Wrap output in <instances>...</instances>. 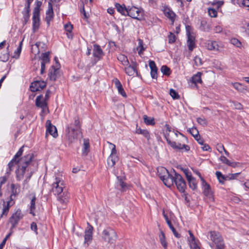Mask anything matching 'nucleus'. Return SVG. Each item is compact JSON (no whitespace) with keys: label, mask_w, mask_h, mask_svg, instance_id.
Instances as JSON below:
<instances>
[{"label":"nucleus","mask_w":249,"mask_h":249,"mask_svg":"<svg viewBox=\"0 0 249 249\" xmlns=\"http://www.w3.org/2000/svg\"><path fill=\"white\" fill-rule=\"evenodd\" d=\"M115 6L118 12L120 13L122 15L127 16V7H126L124 4L121 5L119 3H116Z\"/></svg>","instance_id":"nucleus-27"},{"label":"nucleus","mask_w":249,"mask_h":249,"mask_svg":"<svg viewBox=\"0 0 249 249\" xmlns=\"http://www.w3.org/2000/svg\"><path fill=\"white\" fill-rule=\"evenodd\" d=\"M159 238L160 242L164 249H167V243L165 240V236L162 231H160V234L159 235Z\"/></svg>","instance_id":"nucleus-35"},{"label":"nucleus","mask_w":249,"mask_h":249,"mask_svg":"<svg viewBox=\"0 0 249 249\" xmlns=\"http://www.w3.org/2000/svg\"><path fill=\"white\" fill-rule=\"evenodd\" d=\"M136 133L138 134H141L148 141L150 138V135L149 131L146 129H142L141 128L137 127L136 129Z\"/></svg>","instance_id":"nucleus-32"},{"label":"nucleus","mask_w":249,"mask_h":249,"mask_svg":"<svg viewBox=\"0 0 249 249\" xmlns=\"http://www.w3.org/2000/svg\"><path fill=\"white\" fill-rule=\"evenodd\" d=\"M118 160L119 158L116 155H110L107 160L108 166L110 167H113Z\"/></svg>","instance_id":"nucleus-29"},{"label":"nucleus","mask_w":249,"mask_h":249,"mask_svg":"<svg viewBox=\"0 0 249 249\" xmlns=\"http://www.w3.org/2000/svg\"><path fill=\"white\" fill-rule=\"evenodd\" d=\"M90 145L88 139L84 140L83 147L82 149V155L87 156L89 152Z\"/></svg>","instance_id":"nucleus-33"},{"label":"nucleus","mask_w":249,"mask_h":249,"mask_svg":"<svg viewBox=\"0 0 249 249\" xmlns=\"http://www.w3.org/2000/svg\"><path fill=\"white\" fill-rule=\"evenodd\" d=\"M185 28L187 36H192L193 28L191 26L187 25L185 26Z\"/></svg>","instance_id":"nucleus-55"},{"label":"nucleus","mask_w":249,"mask_h":249,"mask_svg":"<svg viewBox=\"0 0 249 249\" xmlns=\"http://www.w3.org/2000/svg\"><path fill=\"white\" fill-rule=\"evenodd\" d=\"M51 93V90L48 89L45 93V100L42 101L43 98L42 95H39L37 96L36 99V107H40L42 109H44L47 106V103H46V100H48L50 97V94Z\"/></svg>","instance_id":"nucleus-9"},{"label":"nucleus","mask_w":249,"mask_h":249,"mask_svg":"<svg viewBox=\"0 0 249 249\" xmlns=\"http://www.w3.org/2000/svg\"><path fill=\"white\" fill-rule=\"evenodd\" d=\"M173 172L174 176H173L172 185L175 183L178 190L180 193H185L186 189V183L183 177L178 173H177L174 169Z\"/></svg>","instance_id":"nucleus-5"},{"label":"nucleus","mask_w":249,"mask_h":249,"mask_svg":"<svg viewBox=\"0 0 249 249\" xmlns=\"http://www.w3.org/2000/svg\"><path fill=\"white\" fill-rule=\"evenodd\" d=\"M201 182L203 194L208 197L213 198L210 185L205 181L204 178H201Z\"/></svg>","instance_id":"nucleus-17"},{"label":"nucleus","mask_w":249,"mask_h":249,"mask_svg":"<svg viewBox=\"0 0 249 249\" xmlns=\"http://www.w3.org/2000/svg\"><path fill=\"white\" fill-rule=\"evenodd\" d=\"M11 189V194L10 196V199L7 202L11 201V204L12 206L15 203L14 200L20 192V186L18 184H12Z\"/></svg>","instance_id":"nucleus-15"},{"label":"nucleus","mask_w":249,"mask_h":249,"mask_svg":"<svg viewBox=\"0 0 249 249\" xmlns=\"http://www.w3.org/2000/svg\"><path fill=\"white\" fill-rule=\"evenodd\" d=\"M33 25L32 30L34 33H35L40 26V14L33 13Z\"/></svg>","instance_id":"nucleus-21"},{"label":"nucleus","mask_w":249,"mask_h":249,"mask_svg":"<svg viewBox=\"0 0 249 249\" xmlns=\"http://www.w3.org/2000/svg\"><path fill=\"white\" fill-rule=\"evenodd\" d=\"M47 63L41 62L40 74H43L45 72L46 64Z\"/></svg>","instance_id":"nucleus-61"},{"label":"nucleus","mask_w":249,"mask_h":249,"mask_svg":"<svg viewBox=\"0 0 249 249\" xmlns=\"http://www.w3.org/2000/svg\"><path fill=\"white\" fill-rule=\"evenodd\" d=\"M205 47L209 50L217 51L218 50V45L215 41L208 40L205 43Z\"/></svg>","instance_id":"nucleus-25"},{"label":"nucleus","mask_w":249,"mask_h":249,"mask_svg":"<svg viewBox=\"0 0 249 249\" xmlns=\"http://www.w3.org/2000/svg\"><path fill=\"white\" fill-rule=\"evenodd\" d=\"M89 226L87 229L85 231V234L84 236V243L89 244V242H90L92 239V231L93 227L88 223Z\"/></svg>","instance_id":"nucleus-22"},{"label":"nucleus","mask_w":249,"mask_h":249,"mask_svg":"<svg viewBox=\"0 0 249 249\" xmlns=\"http://www.w3.org/2000/svg\"><path fill=\"white\" fill-rule=\"evenodd\" d=\"M108 143H109V144L111 145L112 147L111 148V152L110 155H116L117 150L116 149L115 145L109 142H108Z\"/></svg>","instance_id":"nucleus-59"},{"label":"nucleus","mask_w":249,"mask_h":249,"mask_svg":"<svg viewBox=\"0 0 249 249\" xmlns=\"http://www.w3.org/2000/svg\"><path fill=\"white\" fill-rule=\"evenodd\" d=\"M24 146H21L13 158L8 164L5 175L0 177V185L4 184L7 180L11 171L14 167L17 165L18 168L16 170V179L20 181L23 179L24 175L28 167L31 164L34 155L33 153H29L22 157H20L23 152Z\"/></svg>","instance_id":"nucleus-1"},{"label":"nucleus","mask_w":249,"mask_h":249,"mask_svg":"<svg viewBox=\"0 0 249 249\" xmlns=\"http://www.w3.org/2000/svg\"><path fill=\"white\" fill-rule=\"evenodd\" d=\"M232 104L235 109H241L242 108L243 106L242 104L239 102H238L237 101H232Z\"/></svg>","instance_id":"nucleus-57"},{"label":"nucleus","mask_w":249,"mask_h":249,"mask_svg":"<svg viewBox=\"0 0 249 249\" xmlns=\"http://www.w3.org/2000/svg\"><path fill=\"white\" fill-rule=\"evenodd\" d=\"M190 248L191 249H200L196 242L190 243Z\"/></svg>","instance_id":"nucleus-63"},{"label":"nucleus","mask_w":249,"mask_h":249,"mask_svg":"<svg viewBox=\"0 0 249 249\" xmlns=\"http://www.w3.org/2000/svg\"><path fill=\"white\" fill-rule=\"evenodd\" d=\"M232 84L233 88L239 92H243L247 90V87L240 83H234Z\"/></svg>","instance_id":"nucleus-34"},{"label":"nucleus","mask_w":249,"mask_h":249,"mask_svg":"<svg viewBox=\"0 0 249 249\" xmlns=\"http://www.w3.org/2000/svg\"><path fill=\"white\" fill-rule=\"evenodd\" d=\"M188 131L191 134V135L194 137L195 139L196 138L200 137L199 135V132L197 129L196 127H193L190 128Z\"/></svg>","instance_id":"nucleus-47"},{"label":"nucleus","mask_w":249,"mask_h":249,"mask_svg":"<svg viewBox=\"0 0 249 249\" xmlns=\"http://www.w3.org/2000/svg\"><path fill=\"white\" fill-rule=\"evenodd\" d=\"M220 160L224 163L226 164L227 165H229L230 164L231 161L225 156H221L220 158Z\"/></svg>","instance_id":"nucleus-58"},{"label":"nucleus","mask_w":249,"mask_h":249,"mask_svg":"<svg viewBox=\"0 0 249 249\" xmlns=\"http://www.w3.org/2000/svg\"><path fill=\"white\" fill-rule=\"evenodd\" d=\"M158 174L160 179L164 184L168 187L172 186L173 175L164 167H160L158 169Z\"/></svg>","instance_id":"nucleus-3"},{"label":"nucleus","mask_w":249,"mask_h":249,"mask_svg":"<svg viewBox=\"0 0 249 249\" xmlns=\"http://www.w3.org/2000/svg\"><path fill=\"white\" fill-rule=\"evenodd\" d=\"M169 227V228L172 231L175 237H176L178 238H179L180 237V235L176 231V229L173 226L172 222H169V224H167Z\"/></svg>","instance_id":"nucleus-49"},{"label":"nucleus","mask_w":249,"mask_h":249,"mask_svg":"<svg viewBox=\"0 0 249 249\" xmlns=\"http://www.w3.org/2000/svg\"><path fill=\"white\" fill-rule=\"evenodd\" d=\"M201 75L202 73L201 72H197L196 74H194L191 78L192 83L195 84V86L196 88H198L197 84H201L202 83L201 77Z\"/></svg>","instance_id":"nucleus-24"},{"label":"nucleus","mask_w":249,"mask_h":249,"mask_svg":"<svg viewBox=\"0 0 249 249\" xmlns=\"http://www.w3.org/2000/svg\"><path fill=\"white\" fill-rule=\"evenodd\" d=\"M160 71L163 75L166 76H169L171 72L170 69L166 65L161 66Z\"/></svg>","instance_id":"nucleus-43"},{"label":"nucleus","mask_w":249,"mask_h":249,"mask_svg":"<svg viewBox=\"0 0 249 249\" xmlns=\"http://www.w3.org/2000/svg\"><path fill=\"white\" fill-rule=\"evenodd\" d=\"M208 12L209 16L212 18H215L217 16V12L214 8H209Z\"/></svg>","instance_id":"nucleus-50"},{"label":"nucleus","mask_w":249,"mask_h":249,"mask_svg":"<svg viewBox=\"0 0 249 249\" xmlns=\"http://www.w3.org/2000/svg\"><path fill=\"white\" fill-rule=\"evenodd\" d=\"M72 124H70L66 126V138L69 142L72 143L77 140L78 136L81 134L80 130H76L72 127Z\"/></svg>","instance_id":"nucleus-6"},{"label":"nucleus","mask_w":249,"mask_h":249,"mask_svg":"<svg viewBox=\"0 0 249 249\" xmlns=\"http://www.w3.org/2000/svg\"><path fill=\"white\" fill-rule=\"evenodd\" d=\"M194 60L196 66H199L202 65V59L199 57L197 56H195Z\"/></svg>","instance_id":"nucleus-53"},{"label":"nucleus","mask_w":249,"mask_h":249,"mask_svg":"<svg viewBox=\"0 0 249 249\" xmlns=\"http://www.w3.org/2000/svg\"><path fill=\"white\" fill-rule=\"evenodd\" d=\"M9 45L6 48V51H1L0 53V59L3 62H7L9 58Z\"/></svg>","instance_id":"nucleus-30"},{"label":"nucleus","mask_w":249,"mask_h":249,"mask_svg":"<svg viewBox=\"0 0 249 249\" xmlns=\"http://www.w3.org/2000/svg\"><path fill=\"white\" fill-rule=\"evenodd\" d=\"M23 217V215L21 211L18 209L9 218V222L11 224V228H15L18 222Z\"/></svg>","instance_id":"nucleus-10"},{"label":"nucleus","mask_w":249,"mask_h":249,"mask_svg":"<svg viewBox=\"0 0 249 249\" xmlns=\"http://www.w3.org/2000/svg\"><path fill=\"white\" fill-rule=\"evenodd\" d=\"M117 59L119 61L121 62L122 64L124 66L128 65V64H129L127 56L124 54H119L117 57Z\"/></svg>","instance_id":"nucleus-36"},{"label":"nucleus","mask_w":249,"mask_h":249,"mask_svg":"<svg viewBox=\"0 0 249 249\" xmlns=\"http://www.w3.org/2000/svg\"><path fill=\"white\" fill-rule=\"evenodd\" d=\"M30 5L25 3V7L22 12L23 15V21L22 23L23 25H26L30 19Z\"/></svg>","instance_id":"nucleus-18"},{"label":"nucleus","mask_w":249,"mask_h":249,"mask_svg":"<svg viewBox=\"0 0 249 249\" xmlns=\"http://www.w3.org/2000/svg\"><path fill=\"white\" fill-rule=\"evenodd\" d=\"M103 240L109 244H114L117 240L118 235L115 231L110 227L104 229L102 233Z\"/></svg>","instance_id":"nucleus-4"},{"label":"nucleus","mask_w":249,"mask_h":249,"mask_svg":"<svg viewBox=\"0 0 249 249\" xmlns=\"http://www.w3.org/2000/svg\"><path fill=\"white\" fill-rule=\"evenodd\" d=\"M138 46L137 47V50L138 51V54L141 55L143 52L145 50V48L143 47V40L141 39H138Z\"/></svg>","instance_id":"nucleus-41"},{"label":"nucleus","mask_w":249,"mask_h":249,"mask_svg":"<svg viewBox=\"0 0 249 249\" xmlns=\"http://www.w3.org/2000/svg\"><path fill=\"white\" fill-rule=\"evenodd\" d=\"M36 195H34L31 200L30 206L29 208V213L31 214L33 216H35L36 215V214L35 213V211L36 210Z\"/></svg>","instance_id":"nucleus-31"},{"label":"nucleus","mask_w":249,"mask_h":249,"mask_svg":"<svg viewBox=\"0 0 249 249\" xmlns=\"http://www.w3.org/2000/svg\"><path fill=\"white\" fill-rule=\"evenodd\" d=\"M215 174L216 175L217 179L219 180V182L221 184H223L224 183V181L225 180L226 178H225V176L223 175L220 171H216Z\"/></svg>","instance_id":"nucleus-46"},{"label":"nucleus","mask_w":249,"mask_h":249,"mask_svg":"<svg viewBox=\"0 0 249 249\" xmlns=\"http://www.w3.org/2000/svg\"><path fill=\"white\" fill-rule=\"evenodd\" d=\"M46 87V83L43 80H36L32 82L30 89L32 92L40 91Z\"/></svg>","instance_id":"nucleus-13"},{"label":"nucleus","mask_w":249,"mask_h":249,"mask_svg":"<svg viewBox=\"0 0 249 249\" xmlns=\"http://www.w3.org/2000/svg\"><path fill=\"white\" fill-rule=\"evenodd\" d=\"M74 123H71L72 124V127H74L76 130H80L81 128V125L80 124L79 118L78 116H76L74 118Z\"/></svg>","instance_id":"nucleus-42"},{"label":"nucleus","mask_w":249,"mask_h":249,"mask_svg":"<svg viewBox=\"0 0 249 249\" xmlns=\"http://www.w3.org/2000/svg\"><path fill=\"white\" fill-rule=\"evenodd\" d=\"M64 28L65 30L69 33H71L73 28V26L69 22L64 25Z\"/></svg>","instance_id":"nucleus-56"},{"label":"nucleus","mask_w":249,"mask_h":249,"mask_svg":"<svg viewBox=\"0 0 249 249\" xmlns=\"http://www.w3.org/2000/svg\"><path fill=\"white\" fill-rule=\"evenodd\" d=\"M138 66V64L135 61H132L131 64L128 65H125L126 66L125 68V72L126 74L129 76H133L135 73H136V75L138 77L140 76V74L138 72L137 70V67Z\"/></svg>","instance_id":"nucleus-12"},{"label":"nucleus","mask_w":249,"mask_h":249,"mask_svg":"<svg viewBox=\"0 0 249 249\" xmlns=\"http://www.w3.org/2000/svg\"><path fill=\"white\" fill-rule=\"evenodd\" d=\"M93 55L97 59V60H99L102 58L104 53L100 45H93Z\"/></svg>","instance_id":"nucleus-20"},{"label":"nucleus","mask_w":249,"mask_h":249,"mask_svg":"<svg viewBox=\"0 0 249 249\" xmlns=\"http://www.w3.org/2000/svg\"><path fill=\"white\" fill-rule=\"evenodd\" d=\"M127 10V16L138 20H141L142 18L139 17L140 15L142 13L141 9L135 6H128Z\"/></svg>","instance_id":"nucleus-11"},{"label":"nucleus","mask_w":249,"mask_h":249,"mask_svg":"<svg viewBox=\"0 0 249 249\" xmlns=\"http://www.w3.org/2000/svg\"><path fill=\"white\" fill-rule=\"evenodd\" d=\"M208 238L213 242L212 243H209V245L212 248L214 247V245H216L224 242L222 236L218 232L215 231H210L208 232Z\"/></svg>","instance_id":"nucleus-7"},{"label":"nucleus","mask_w":249,"mask_h":249,"mask_svg":"<svg viewBox=\"0 0 249 249\" xmlns=\"http://www.w3.org/2000/svg\"><path fill=\"white\" fill-rule=\"evenodd\" d=\"M164 14L165 15L171 20L174 21L175 20L176 14L170 9H165L164 10Z\"/></svg>","instance_id":"nucleus-39"},{"label":"nucleus","mask_w":249,"mask_h":249,"mask_svg":"<svg viewBox=\"0 0 249 249\" xmlns=\"http://www.w3.org/2000/svg\"><path fill=\"white\" fill-rule=\"evenodd\" d=\"M144 123L147 125H153L155 122L153 118L149 117L147 115H144L143 117Z\"/></svg>","instance_id":"nucleus-40"},{"label":"nucleus","mask_w":249,"mask_h":249,"mask_svg":"<svg viewBox=\"0 0 249 249\" xmlns=\"http://www.w3.org/2000/svg\"><path fill=\"white\" fill-rule=\"evenodd\" d=\"M187 180L190 188L193 190H195L197 188V183L195 178L192 177Z\"/></svg>","instance_id":"nucleus-38"},{"label":"nucleus","mask_w":249,"mask_h":249,"mask_svg":"<svg viewBox=\"0 0 249 249\" xmlns=\"http://www.w3.org/2000/svg\"><path fill=\"white\" fill-rule=\"evenodd\" d=\"M225 248H226V246L224 244V242H223L221 243L216 245L215 249H225Z\"/></svg>","instance_id":"nucleus-64"},{"label":"nucleus","mask_w":249,"mask_h":249,"mask_svg":"<svg viewBox=\"0 0 249 249\" xmlns=\"http://www.w3.org/2000/svg\"><path fill=\"white\" fill-rule=\"evenodd\" d=\"M231 43L237 47H240L241 46V42L238 39L235 38L231 39Z\"/></svg>","instance_id":"nucleus-52"},{"label":"nucleus","mask_w":249,"mask_h":249,"mask_svg":"<svg viewBox=\"0 0 249 249\" xmlns=\"http://www.w3.org/2000/svg\"><path fill=\"white\" fill-rule=\"evenodd\" d=\"M31 229L34 231L36 234L37 233V225L35 222H32L31 224Z\"/></svg>","instance_id":"nucleus-62"},{"label":"nucleus","mask_w":249,"mask_h":249,"mask_svg":"<svg viewBox=\"0 0 249 249\" xmlns=\"http://www.w3.org/2000/svg\"><path fill=\"white\" fill-rule=\"evenodd\" d=\"M117 89L119 94H120L124 97H126L127 95L122 86L117 88Z\"/></svg>","instance_id":"nucleus-54"},{"label":"nucleus","mask_w":249,"mask_h":249,"mask_svg":"<svg viewBox=\"0 0 249 249\" xmlns=\"http://www.w3.org/2000/svg\"><path fill=\"white\" fill-rule=\"evenodd\" d=\"M149 66L151 70L150 74L151 77L153 79H157L158 68L156 66L155 62L153 60H149Z\"/></svg>","instance_id":"nucleus-23"},{"label":"nucleus","mask_w":249,"mask_h":249,"mask_svg":"<svg viewBox=\"0 0 249 249\" xmlns=\"http://www.w3.org/2000/svg\"><path fill=\"white\" fill-rule=\"evenodd\" d=\"M199 29L202 31H208L209 27L207 26V22L205 20H201L200 21V25L199 26Z\"/></svg>","instance_id":"nucleus-44"},{"label":"nucleus","mask_w":249,"mask_h":249,"mask_svg":"<svg viewBox=\"0 0 249 249\" xmlns=\"http://www.w3.org/2000/svg\"><path fill=\"white\" fill-rule=\"evenodd\" d=\"M46 135L49 133L53 138H56L58 136L57 130L56 127L53 125L50 120H48L46 123Z\"/></svg>","instance_id":"nucleus-16"},{"label":"nucleus","mask_w":249,"mask_h":249,"mask_svg":"<svg viewBox=\"0 0 249 249\" xmlns=\"http://www.w3.org/2000/svg\"><path fill=\"white\" fill-rule=\"evenodd\" d=\"M165 139L167 143L173 149L179 150L181 151L188 152L190 150V146L185 144H181L180 143L177 144L175 142L171 141L169 138L165 136Z\"/></svg>","instance_id":"nucleus-8"},{"label":"nucleus","mask_w":249,"mask_h":249,"mask_svg":"<svg viewBox=\"0 0 249 249\" xmlns=\"http://www.w3.org/2000/svg\"><path fill=\"white\" fill-rule=\"evenodd\" d=\"M176 40V36L174 33L170 32V34L168 35V42L170 44L174 43Z\"/></svg>","instance_id":"nucleus-51"},{"label":"nucleus","mask_w":249,"mask_h":249,"mask_svg":"<svg viewBox=\"0 0 249 249\" xmlns=\"http://www.w3.org/2000/svg\"><path fill=\"white\" fill-rule=\"evenodd\" d=\"M50 52H47L44 53H42L41 54V62L50 63Z\"/></svg>","instance_id":"nucleus-37"},{"label":"nucleus","mask_w":249,"mask_h":249,"mask_svg":"<svg viewBox=\"0 0 249 249\" xmlns=\"http://www.w3.org/2000/svg\"><path fill=\"white\" fill-rule=\"evenodd\" d=\"M54 13L53 8V4L48 2V8L46 13L45 20L48 26H50V21L53 19Z\"/></svg>","instance_id":"nucleus-19"},{"label":"nucleus","mask_w":249,"mask_h":249,"mask_svg":"<svg viewBox=\"0 0 249 249\" xmlns=\"http://www.w3.org/2000/svg\"><path fill=\"white\" fill-rule=\"evenodd\" d=\"M60 67V64H56L55 66L52 65L49 69L48 75L50 80L53 81L56 80L57 78Z\"/></svg>","instance_id":"nucleus-14"},{"label":"nucleus","mask_w":249,"mask_h":249,"mask_svg":"<svg viewBox=\"0 0 249 249\" xmlns=\"http://www.w3.org/2000/svg\"><path fill=\"white\" fill-rule=\"evenodd\" d=\"M11 201L7 202V204L4 205L3 208H2L0 206V219L2 217L3 215H7L9 212V208L10 206H12L11 204Z\"/></svg>","instance_id":"nucleus-28"},{"label":"nucleus","mask_w":249,"mask_h":249,"mask_svg":"<svg viewBox=\"0 0 249 249\" xmlns=\"http://www.w3.org/2000/svg\"><path fill=\"white\" fill-rule=\"evenodd\" d=\"M64 182L61 178L55 177L54 180L51 185V192L55 196H58V199L61 203H65L69 196L66 192L64 191Z\"/></svg>","instance_id":"nucleus-2"},{"label":"nucleus","mask_w":249,"mask_h":249,"mask_svg":"<svg viewBox=\"0 0 249 249\" xmlns=\"http://www.w3.org/2000/svg\"><path fill=\"white\" fill-rule=\"evenodd\" d=\"M170 95L174 100L180 98V96L178 95V93L173 89H171L170 90Z\"/></svg>","instance_id":"nucleus-48"},{"label":"nucleus","mask_w":249,"mask_h":249,"mask_svg":"<svg viewBox=\"0 0 249 249\" xmlns=\"http://www.w3.org/2000/svg\"><path fill=\"white\" fill-rule=\"evenodd\" d=\"M187 36V43L188 49L189 51H192L196 47L195 37L193 35Z\"/></svg>","instance_id":"nucleus-26"},{"label":"nucleus","mask_w":249,"mask_h":249,"mask_svg":"<svg viewBox=\"0 0 249 249\" xmlns=\"http://www.w3.org/2000/svg\"><path fill=\"white\" fill-rule=\"evenodd\" d=\"M42 2L39 0H36V6L33 10V13L40 14V7L42 5Z\"/></svg>","instance_id":"nucleus-45"},{"label":"nucleus","mask_w":249,"mask_h":249,"mask_svg":"<svg viewBox=\"0 0 249 249\" xmlns=\"http://www.w3.org/2000/svg\"><path fill=\"white\" fill-rule=\"evenodd\" d=\"M184 173L185 174L186 177L187 178V179L188 180L191 177H192V174L190 172H189V170L188 169H182Z\"/></svg>","instance_id":"nucleus-60"}]
</instances>
